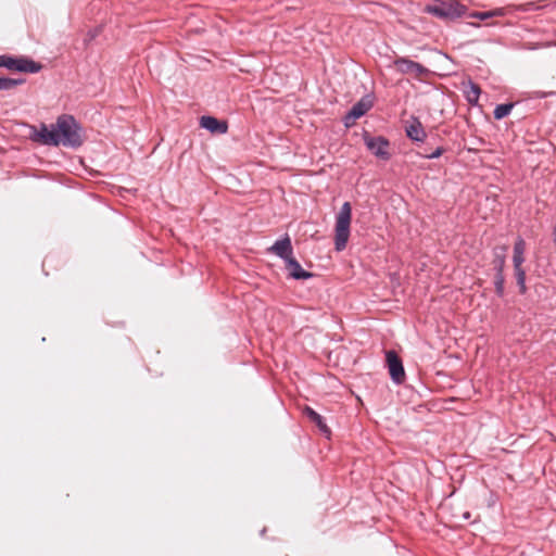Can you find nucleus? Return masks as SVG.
Returning <instances> with one entry per match:
<instances>
[{
	"label": "nucleus",
	"instance_id": "1",
	"mask_svg": "<svg viewBox=\"0 0 556 556\" xmlns=\"http://www.w3.org/2000/svg\"><path fill=\"white\" fill-rule=\"evenodd\" d=\"M29 137L33 141L45 146L78 148L84 142L78 123L67 114L59 116L51 127L46 124H40L39 127L31 126Z\"/></svg>",
	"mask_w": 556,
	"mask_h": 556
},
{
	"label": "nucleus",
	"instance_id": "2",
	"mask_svg": "<svg viewBox=\"0 0 556 556\" xmlns=\"http://www.w3.org/2000/svg\"><path fill=\"white\" fill-rule=\"evenodd\" d=\"M352 220V206L350 202H344L336 216L334 225V247L337 251L345 249L350 238V227Z\"/></svg>",
	"mask_w": 556,
	"mask_h": 556
},
{
	"label": "nucleus",
	"instance_id": "3",
	"mask_svg": "<svg viewBox=\"0 0 556 556\" xmlns=\"http://www.w3.org/2000/svg\"><path fill=\"white\" fill-rule=\"evenodd\" d=\"M364 142H365L367 149L377 157L384 160V161L390 159V156H391V154L389 152L390 143L386 138H383L381 136L371 137L366 134L364 136Z\"/></svg>",
	"mask_w": 556,
	"mask_h": 556
},
{
	"label": "nucleus",
	"instance_id": "4",
	"mask_svg": "<svg viewBox=\"0 0 556 556\" xmlns=\"http://www.w3.org/2000/svg\"><path fill=\"white\" fill-rule=\"evenodd\" d=\"M372 108V100L370 97L362 98L357 103H355L350 112L344 117V123L346 127H350L354 124V122L362 116H364L370 109Z\"/></svg>",
	"mask_w": 556,
	"mask_h": 556
},
{
	"label": "nucleus",
	"instance_id": "5",
	"mask_svg": "<svg viewBox=\"0 0 556 556\" xmlns=\"http://www.w3.org/2000/svg\"><path fill=\"white\" fill-rule=\"evenodd\" d=\"M389 374L395 383L403 382L405 371L401 358L394 351H388L386 354Z\"/></svg>",
	"mask_w": 556,
	"mask_h": 556
},
{
	"label": "nucleus",
	"instance_id": "6",
	"mask_svg": "<svg viewBox=\"0 0 556 556\" xmlns=\"http://www.w3.org/2000/svg\"><path fill=\"white\" fill-rule=\"evenodd\" d=\"M394 65L402 74H412L415 77H421L428 72L421 64L405 58H397Z\"/></svg>",
	"mask_w": 556,
	"mask_h": 556
},
{
	"label": "nucleus",
	"instance_id": "7",
	"mask_svg": "<svg viewBox=\"0 0 556 556\" xmlns=\"http://www.w3.org/2000/svg\"><path fill=\"white\" fill-rule=\"evenodd\" d=\"M427 12L442 18L453 17L459 14L458 4L453 2H438L427 7Z\"/></svg>",
	"mask_w": 556,
	"mask_h": 556
},
{
	"label": "nucleus",
	"instance_id": "8",
	"mask_svg": "<svg viewBox=\"0 0 556 556\" xmlns=\"http://www.w3.org/2000/svg\"><path fill=\"white\" fill-rule=\"evenodd\" d=\"M7 68L24 73H37L40 71L41 65L25 58H11Z\"/></svg>",
	"mask_w": 556,
	"mask_h": 556
},
{
	"label": "nucleus",
	"instance_id": "9",
	"mask_svg": "<svg viewBox=\"0 0 556 556\" xmlns=\"http://www.w3.org/2000/svg\"><path fill=\"white\" fill-rule=\"evenodd\" d=\"M268 252L281 257L283 261L293 255V249L289 236L277 240L269 249Z\"/></svg>",
	"mask_w": 556,
	"mask_h": 556
},
{
	"label": "nucleus",
	"instance_id": "10",
	"mask_svg": "<svg viewBox=\"0 0 556 556\" xmlns=\"http://www.w3.org/2000/svg\"><path fill=\"white\" fill-rule=\"evenodd\" d=\"M286 262V268L289 271V275L294 279H307L313 275L306 270H304L301 264L293 257H289Z\"/></svg>",
	"mask_w": 556,
	"mask_h": 556
},
{
	"label": "nucleus",
	"instance_id": "11",
	"mask_svg": "<svg viewBox=\"0 0 556 556\" xmlns=\"http://www.w3.org/2000/svg\"><path fill=\"white\" fill-rule=\"evenodd\" d=\"M200 125L211 132L225 134L227 131V124L219 122L213 116H202L200 119Z\"/></svg>",
	"mask_w": 556,
	"mask_h": 556
},
{
	"label": "nucleus",
	"instance_id": "12",
	"mask_svg": "<svg viewBox=\"0 0 556 556\" xmlns=\"http://www.w3.org/2000/svg\"><path fill=\"white\" fill-rule=\"evenodd\" d=\"M405 130L407 137L414 141L422 142L426 138L424 126L417 118H413L412 122L406 126Z\"/></svg>",
	"mask_w": 556,
	"mask_h": 556
},
{
	"label": "nucleus",
	"instance_id": "13",
	"mask_svg": "<svg viewBox=\"0 0 556 556\" xmlns=\"http://www.w3.org/2000/svg\"><path fill=\"white\" fill-rule=\"evenodd\" d=\"M526 248H527L526 241L521 237H518L514 244V255H513L514 267L522 266V264L525 263Z\"/></svg>",
	"mask_w": 556,
	"mask_h": 556
},
{
	"label": "nucleus",
	"instance_id": "14",
	"mask_svg": "<svg viewBox=\"0 0 556 556\" xmlns=\"http://www.w3.org/2000/svg\"><path fill=\"white\" fill-rule=\"evenodd\" d=\"M305 414L306 416L313 421L316 424V426L320 429V431H323L324 433L326 434H330V430L329 428L327 427V425L325 424L323 417L316 413L313 408L311 407H305Z\"/></svg>",
	"mask_w": 556,
	"mask_h": 556
},
{
	"label": "nucleus",
	"instance_id": "15",
	"mask_svg": "<svg viewBox=\"0 0 556 556\" xmlns=\"http://www.w3.org/2000/svg\"><path fill=\"white\" fill-rule=\"evenodd\" d=\"M505 264V257L502 256L497 264V274L495 276V290L496 293L501 296L504 293V277H503V266Z\"/></svg>",
	"mask_w": 556,
	"mask_h": 556
},
{
	"label": "nucleus",
	"instance_id": "16",
	"mask_svg": "<svg viewBox=\"0 0 556 556\" xmlns=\"http://www.w3.org/2000/svg\"><path fill=\"white\" fill-rule=\"evenodd\" d=\"M514 269H515V275H516L517 283H518V286L520 288V293L523 294L527 291V287H526V271L522 268V266L514 267Z\"/></svg>",
	"mask_w": 556,
	"mask_h": 556
},
{
	"label": "nucleus",
	"instance_id": "17",
	"mask_svg": "<svg viewBox=\"0 0 556 556\" xmlns=\"http://www.w3.org/2000/svg\"><path fill=\"white\" fill-rule=\"evenodd\" d=\"M513 106H514V104H511V103L497 105L493 112L494 117L496 119H502V118L506 117L510 113Z\"/></svg>",
	"mask_w": 556,
	"mask_h": 556
},
{
	"label": "nucleus",
	"instance_id": "18",
	"mask_svg": "<svg viewBox=\"0 0 556 556\" xmlns=\"http://www.w3.org/2000/svg\"><path fill=\"white\" fill-rule=\"evenodd\" d=\"M21 83H22V80H16V79L7 78V77H0V90H10V89L16 87L17 85H20Z\"/></svg>",
	"mask_w": 556,
	"mask_h": 556
},
{
	"label": "nucleus",
	"instance_id": "19",
	"mask_svg": "<svg viewBox=\"0 0 556 556\" xmlns=\"http://www.w3.org/2000/svg\"><path fill=\"white\" fill-rule=\"evenodd\" d=\"M479 94H480V88L477 85H472L471 91L468 96L469 101L470 102L478 101Z\"/></svg>",
	"mask_w": 556,
	"mask_h": 556
},
{
	"label": "nucleus",
	"instance_id": "20",
	"mask_svg": "<svg viewBox=\"0 0 556 556\" xmlns=\"http://www.w3.org/2000/svg\"><path fill=\"white\" fill-rule=\"evenodd\" d=\"M444 153V149L442 147L437 148L433 152L430 154H425L424 156L426 159H438Z\"/></svg>",
	"mask_w": 556,
	"mask_h": 556
},
{
	"label": "nucleus",
	"instance_id": "21",
	"mask_svg": "<svg viewBox=\"0 0 556 556\" xmlns=\"http://www.w3.org/2000/svg\"><path fill=\"white\" fill-rule=\"evenodd\" d=\"M500 14H502V12H501L500 10H497V11H492V12H483V13H480V14H479V17H480L481 20H485V18H489V17H491V16L500 15Z\"/></svg>",
	"mask_w": 556,
	"mask_h": 556
},
{
	"label": "nucleus",
	"instance_id": "22",
	"mask_svg": "<svg viewBox=\"0 0 556 556\" xmlns=\"http://www.w3.org/2000/svg\"><path fill=\"white\" fill-rule=\"evenodd\" d=\"M10 56H0V67H7V64H9Z\"/></svg>",
	"mask_w": 556,
	"mask_h": 556
}]
</instances>
